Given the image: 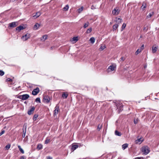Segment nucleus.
Listing matches in <instances>:
<instances>
[{
  "instance_id": "obj_25",
  "label": "nucleus",
  "mask_w": 159,
  "mask_h": 159,
  "mask_svg": "<svg viewBox=\"0 0 159 159\" xmlns=\"http://www.w3.org/2000/svg\"><path fill=\"white\" fill-rule=\"evenodd\" d=\"M18 147L20 151L23 154L24 153V152L23 150L21 148L20 145H18Z\"/></svg>"
},
{
  "instance_id": "obj_32",
  "label": "nucleus",
  "mask_w": 159,
  "mask_h": 159,
  "mask_svg": "<svg viewBox=\"0 0 159 159\" xmlns=\"http://www.w3.org/2000/svg\"><path fill=\"white\" fill-rule=\"evenodd\" d=\"M69 8V5H66L63 8L64 11H67Z\"/></svg>"
},
{
  "instance_id": "obj_42",
  "label": "nucleus",
  "mask_w": 159,
  "mask_h": 159,
  "mask_svg": "<svg viewBox=\"0 0 159 159\" xmlns=\"http://www.w3.org/2000/svg\"><path fill=\"white\" fill-rule=\"evenodd\" d=\"M23 134L22 135V137L23 138H24V137H25V135L26 130H25L24 131L23 129Z\"/></svg>"
},
{
  "instance_id": "obj_53",
  "label": "nucleus",
  "mask_w": 159,
  "mask_h": 159,
  "mask_svg": "<svg viewBox=\"0 0 159 159\" xmlns=\"http://www.w3.org/2000/svg\"><path fill=\"white\" fill-rule=\"evenodd\" d=\"M136 159H141V158L140 157H137Z\"/></svg>"
},
{
  "instance_id": "obj_37",
  "label": "nucleus",
  "mask_w": 159,
  "mask_h": 159,
  "mask_svg": "<svg viewBox=\"0 0 159 159\" xmlns=\"http://www.w3.org/2000/svg\"><path fill=\"white\" fill-rule=\"evenodd\" d=\"M126 26V24L125 23H123L122 24V27H121V30H123L125 28Z\"/></svg>"
},
{
  "instance_id": "obj_11",
  "label": "nucleus",
  "mask_w": 159,
  "mask_h": 159,
  "mask_svg": "<svg viewBox=\"0 0 159 159\" xmlns=\"http://www.w3.org/2000/svg\"><path fill=\"white\" fill-rule=\"evenodd\" d=\"M24 27L23 26L20 25L18 27H17L16 28V30L18 32H20L21 30H22L24 29Z\"/></svg>"
},
{
  "instance_id": "obj_33",
  "label": "nucleus",
  "mask_w": 159,
  "mask_h": 159,
  "mask_svg": "<svg viewBox=\"0 0 159 159\" xmlns=\"http://www.w3.org/2000/svg\"><path fill=\"white\" fill-rule=\"evenodd\" d=\"M38 114H35V115H34V116H33V119L34 120H36L37 118V117H38Z\"/></svg>"
},
{
  "instance_id": "obj_49",
  "label": "nucleus",
  "mask_w": 159,
  "mask_h": 159,
  "mask_svg": "<svg viewBox=\"0 0 159 159\" xmlns=\"http://www.w3.org/2000/svg\"><path fill=\"white\" fill-rule=\"evenodd\" d=\"M20 159H25V157L24 156H21L20 157Z\"/></svg>"
},
{
  "instance_id": "obj_38",
  "label": "nucleus",
  "mask_w": 159,
  "mask_h": 159,
  "mask_svg": "<svg viewBox=\"0 0 159 159\" xmlns=\"http://www.w3.org/2000/svg\"><path fill=\"white\" fill-rule=\"evenodd\" d=\"M10 147L11 145L10 144H8L6 146L5 148L6 150H8L10 148Z\"/></svg>"
},
{
  "instance_id": "obj_41",
  "label": "nucleus",
  "mask_w": 159,
  "mask_h": 159,
  "mask_svg": "<svg viewBox=\"0 0 159 159\" xmlns=\"http://www.w3.org/2000/svg\"><path fill=\"white\" fill-rule=\"evenodd\" d=\"M4 74V72L2 70H0V75L3 76Z\"/></svg>"
},
{
  "instance_id": "obj_5",
  "label": "nucleus",
  "mask_w": 159,
  "mask_h": 159,
  "mask_svg": "<svg viewBox=\"0 0 159 159\" xmlns=\"http://www.w3.org/2000/svg\"><path fill=\"white\" fill-rule=\"evenodd\" d=\"M116 66L113 65H111L109 66L108 69H107V71L108 72L112 71L114 70Z\"/></svg>"
},
{
  "instance_id": "obj_28",
  "label": "nucleus",
  "mask_w": 159,
  "mask_h": 159,
  "mask_svg": "<svg viewBox=\"0 0 159 159\" xmlns=\"http://www.w3.org/2000/svg\"><path fill=\"white\" fill-rule=\"evenodd\" d=\"M157 47H153L152 48V51L153 53H154L156 52L157 51Z\"/></svg>"
},
{
  "instance_id": "obj_46",
  "label": "nucleus",
  "mask_w": 159,
  "mask_h": 159,
  "mask_svg": "<svg viewBox=\"0 0 159 159\" xmlns=\"http://www.w3.org/2000/svg\"><path fill=\"white\" fill-rule=\"evenodd\" d=\"M136 141H138V142H141V143H140L143 141V140H141V138H139V139H138L137 140H136Z\"/></svg>"
},
{
  "instance_id": "obj_17",
  "label": "nucleus",
  "mask_w": 159,
  "mask_h": 159,
  "mask_svg": "<svg viewBox=\"0 0 159 159\" xmlns=\"http://www.w3.org/2000/svg\"><path fill=\"white\" fill-rule=\"evenodd\" d=\"M78 39L77 37H74L72 39L71 41L73 43H75L78 41Z\"/></svg>"
},
{
  "instance_id": "obj_47",
  "label": "nucleus",
  "mask_w": 159,
  "mask_h": 159,
  "mask_svg": "<svg viewBox=\"0 0 159 159\" xmlns=\"http://www.w3.org/2000/svg\"><path fill=\"white\" fill-rule=\"evenodd\" d=\"M12 80L11 79H10V78H8L7 79V81H12Z\"/></svg>"
},
{
  "instance_id": "obj_27",
  "label": "nucleus",
  "mask_w": 159,
  "mask_h": 159,
  "mask_svg": "<svg viewBox=\"0 0 159 159\" xmlns=\"http://www.w3.org/2000/svg\"><path fill=\"white\" fill-rule=\"evenodd\" d=\"M116 22L118 23V24L120 23L121 22L122 19L120 18H116Z\"/></svg>"
},
{
  "instance_id": "obj_3",
  "label": "nucleus",
  "mask_w": 159,
  "mask_h": 159,
  "mask_svg": "<svg viewBox=\"0 0 159 159\" xmlns=\"http://www.w3.org/2000/svg\"><path fill=\"white\" fill-rule=\"evenodd\" d=\"M29 97V95L27 94L20 95L18 96V98L22 100H25Z\"/></svg>"
},
{
  "instance_id": "obj_52",
  "label": "nucleus",
  "mask_w": 159,
  "mask_h": 159,
  "mask_svg": "<svg viewBox=\"0 0 159 159\" xmlns=\"http://www.w3.org/2000/svg\"><path fill=\"white\" fill-rule=\"evenodd\" d=\"M147 67V65H145L144 66V68H146Z\"/></svg>"
},
{
  "instance_id": "obj_6",
  "label": "nucleus",
  "mask_w": 159,
  "mask_h": 159,
  "mask_svg": "<svg viewBox=\"0 0 159 159\" xmlns=\"http://www.w3.org/2000/svg\"><path fill=\"white\" fill-rule=\"evenodd\" d=\"M116 107L117 109H119L118 111H119V112L123 110V106L122 104H117L116 105Z\"/></svg>"
},
{
  "instance_id": "obj_8",
  "label": "nucleus",
  "mask_w": 159,
  "mask_h": 159,
  "mask_svg": "<svg viewBox=\"0 0 159 159\" xmlns=\"http://www.w3.org/2000/svg\"><path fill=\"white\" fill-rule=\"evenodd\" d=\"M30 37V34H27L25 35L22 36L21 38L24 41H26Z\"/></svg>"
},
{
  "instance_id": "obj_23",
  "label": "nucleus",
  "mask_w": 159,
  "mask_h": 159,
  "mask_svg": "<svg viewBox=\"0 0 159 159\" xmlns=\"http://www.w3.org/2000/svg\"><path fill=\"white\" fill-rule=\"evenodd\" d=\"M128 147V144L127 143H125L122 146V148L123 150H125Z\"/></svg>"
},
{
  "instance_id": "obj_15",
  "label": "nucleus",
  "mask_w": 159,
  "mask_h": 159,
  "mask_svg": "<svg viewBox=\"0 0 159 159\" xmlns=\"http://www.w3.org/2000/svg\"><path fill=\"white\" fill-rule=\"evenodd\" d=\"M78 147V145H73L71 148V150L72 151H74Z\"/></svg>"
},
{
  "instance_id": "obj_12",
  "label": "nucleus",
  "mask_w": 159,
  "mask_h": 159,
  "mask_svg": "<svg viewBox=\"0 0 159 159\" xmlns=\"http://www.w3.org/2000/svg\"><path fill=\"white\" fill-rule=\"evenodd\" d=\"M17 25L16 24V22H13L9 24V26L11 27H15Z\"/></svg>"
},
{
  "instance_id": "obj_29",
  "label": "nucleus",
  "mask_w": 159,
  "mask_h": 159,
  "mask_svg": "<svg viewBox=\"0 0 159 159\" xmlns=\"http://www.w3.org/2000/svg\"><path fill=\"white\" fill-rule=\"evenodd\" d=\"M83 7H81V8H79L77 10V11L79 13H80L83 10Z\"/></svg>"
},
{
  "instance_id": "obj_24",
  "label": "nucleus",
  "mask_w": 159,
  "mask_h": 159,
  "mask_svg": "<svg viewBox=\"0 0 159 159\" xmlns=\"http://www.w3.org/2000/svg\"><path fill=\"white\" fill-rule=\"evenodd\" d=\"M118 24H115L113 26V30H115L118 27Z\"/></svg>"
},
{
  "instance_id": "obj_51",
  "label": "nucleus",
  "mask_w": 159,
  "mask_h": 159,
  "mask_svg": "<svg viewBox=\"0 0 159 159\" xmlns=\"http://www.w3.org/2000/svg\"><path fill=\"white\" fill-rule=\"evenodd\" d=\"M47 159H52V158L50 157H47Z\"/></svg>"
},
{
  "instance_id": "obj_44",
  "label": "nucleus",
  "mask_w": 159,
  "mask_h": 159,
  "mask_svg": "<svg viewBox=\"0 0 159 159\" xmlns=\"http://www.w3.org/2000/svg\"><path fill=\"white\" fill-rule=\"evenodd\" d=\"M125 57H122L120 58V61H123L125 60Z\"/></svg>"
},
{
  "instance_id": "obj_21",
  "label": "nucleus",
  "mask_w": 159,
  "mask_h": 159,
  "mask_svg": "<svg viewBox=\"0 0 159 159\" xmlns=\"http://www.w3.org/2000/svg\"><path fill=\"white\" fill-rule=\"evenodd\" d=\"M115 134L116 135L119 136H120L121 135V133L117 130L115 131Z\"/></svg>"
},
{
  "instance_id": "obj_20",
  "label": "nucleus",
  "mask_w": 159,
  "mask_h": 159,
  "mask_svg": "<svg viewBox=\"0 0 159 159\" xmlns=\"http://www.w3.org/2000/svg\"><path fill=\"white\" fill-rule=\"evenodd\" d=\"M43 145L41 144H39L37 147V149L38 150H40L43 148Z\"/></svg>"
},
{
  "instance_id": "obj_48",
  "label": "nucleus",
  "mask_w": 159,
  "mask_h": 159,
  "mask_svg": "<svg viewBox=\"0 0 159 159\" xmlns=\"http://www.w3.org/2000/svg\"><path fill=\"white\" fill-rule=\"evenodd\" d=\"M91 9H92V10H93V9H96V8L93 5L91 6Z\"/></svg>"
},
{
  "instance_id": "obj_18",
  "label": "nucleus",
  "mask_w": 159,
  "mask_h": 159,
  "mask_svg": "<svg viewBox=\"0 0 159 159\" xmlns=\"http://www.w3.org/2000/svg\"><path fill=\"white\" fill-rule=\"evenodd\" d=\"M68 96V94L67 93H63L62 95V98H66Z\"/></svg>"
},
{
  "instance_id": "obj_2",
  "label": "nucleus",
  "mask_w": 159,
  "mask_h": 159,
  "mask_svg": "<svg viewBox=\"0 0 159 159\" xmlns=\"http://www.w3.org/2000/svg\"><path fill=\"white\" fill-rule=\"evenodd\" d=\"M120 12V10L119 8L116 7L113 10L112 13L113 15L117 16L119 14Z\"/></svg>"
},
{
  "instance_id": "obj_54",
  "label": "nucleus",
  "mask_w": 159,
  "mask_h": 159,
  "mask_svg": "<svg viewBox=\"0 0 159 159\" xmlns=\"http://www.w3.org/2000/svg\"><path fill=\"white\" fill-rule=\"evenodd\" d=\"M146 29V28L145 27H144L143 28V30H145Z\"/></svg>"
},
{
  "instance_id": "obj_19",
  "label": "nucleus",
  "mask_w": 159,
  "mask_h": 159,
  "mask_svg": "<svg viewBox=\"0 0 159 159\" xmlns=\"http://www.w3.org/2000/svg\"><path fill=\"white\" fill-rule=\"evenodd\" d=\"M147 4L145 2H143L142 4L141 7L142 8L143 10H144L146 7Z\"/></svg>"
},
{
  "instance_id": "obj_1",
  "label": "nucleus",
  "mask_w": 159,
  "mask_h": 159,
  "mask_svg": "<svg viewBox=\"0 0 159 159\" xmlns=\"http://www.w3.org/2000/svg\"><path fill=\"white\" fill-rule=\"evenodd\" d=\"M142 152L145 155H147L150 152L147 146H144L142 149Z\"/></svg>"
},
{
  "instance_id": "obj_45",
  "label": "nucleus",
  "mask_w": 159,
  "mask_h": 159,
  "mask_svg": "<svg viewBox=\"0 0 159 159\" xmlns=\"http://www.w3.org/2000/svg\"><path fill=\"white\" fill-rule=\"evenodd\" d=\"M144 45L143 44L142 45L140 48H139L141 51H142L144 49Z\"/></svg>"
},
{
  "instance_id": "obj_43",
  "label": "nucleus",
  "mask_w": 159,
  "mask_h": 159,
  "mask_svg": "<svg viewBox=\"0 0 159 159\" xmlns=\"http://www.w3.org/2000/svg\"><path fill=\"white\" fill-rule=\"evenodd\" d=\"M5 132L4 130L2 129L1 132L0 133V136L3 134L5 133Z\"/></svg>"
},
{
  "instance_id": "obj_40",
  "label": "nucleus",
  "mask_w": 159,
  "mask_h": 159,
  "mask_svg": "<svg viewBox=\"0 0 159 159\" xmlns=\"http://www.w3.org/2000/svg\"><path fill=\"white\" fill-rule=\"evenodd\" d=\"M106 48V46L104 45L103 46H101L100 48V49L101 50V51H102L105 48Z\"/></svg>"
},
{
  "instance_id": "obj_56",
  "label": "nucleus",
  "mask_w": 159,
  "mask_h": 159,
  "mask_svg": "<svg viewBox=\"0 0 159 159\" xmlns=\"http://www.w3.org/2000/svg\"><path fill=\"white\" fill-rule=\"evenodd\" d=\"M6 128V126H5L4 127V129H5Z\"/></svg>"
},
{
  "instance_id": "obj_36",
  "label": "nucleus",
  "mask_w": 159,
  "mask_h": 159,
  "mask_svg": "<svg viewBox=\"0 0 159 159\" xmlns=\"http://www.w3.org/2000/svg\"><path fill=\"white\" fill-rule=\"evenodd\" d=\"M142 51H141L140 49H137V50L135 52V54L136 55H137L140 52H141Z\"/></svg>"
},
{
  "instance_id": "obj_39",
  "label": "nucleus",
  "mask_w": 159,
  "mask_h": 159,
  "mask_svg": "<svg viewBox=\"0 0 159 159\" xmlns=\"http://www.w3.org/2000/svg\"><path fill=\"white\" fill-rule=\"evenodd\" d=\"M35 101L38 103H40L41 101L40 98H36L35 100Z\"/></svg>"
},
{
  "instance_id": "obj_4",
  "label": "nucleus",
  "mask_w": 159,
  "mask_h": 159,
  "mask_svg": "<svg viewBox=\"0 0 159 159\" xmlns=\"http://www.w3.org/2000/svg\"><path fill=\"white\" fill-rule=\"evenodd\" d=\"M39 89L38 87L34 89L32 91V94L34 95H36L39 92Z\"/></svg>"
},
{
  "instance_id": "obj_55",
  "label": "nucleus",
  "mask_w": 159,
  "mask_h": 159,
  "mask_svg": "<svg viewBox=\"0 0 159 159\" xmlns=\"http://www.w3.org/2000/svg\"><path fill=\"white\" fill-rule=\"evenodd\" d=\"M140 38H142V35H141L140 37Z\"/></svg>"
},
{
  "instance_id": "obj_22",
  "label": "nucleus",
  "mask_w": 159,
  "mask_h": 159,
  "mask_svg": "<svg viewBox=\"0 0 159 159\" xmlns=\"http://www.w3.org/2000/svg\"><path fill=\"white\" fill-rule=\"evenodd\" d=\"M47 35H43L42 38H41V40L43 41H44L47 38Z\"/></svg>"
},
{
  "instance_id": "obj_50",
  "label": "nucleus",
  "mask_w": 159,
  "mask_h": 159,
  "mask_svg": "<svg viewBox=\"0 0 159 159\" xmlns=\"http://www.w3.org/2000/svg\"><path fill=\"white\" fill-rule=\"evenodd\" d=\"M137 123H138L137 120H134V124H137Z\"/></svg>"
},
{
  "instance_id": "obj_30",
  "label": "nucleus",
  "mask_w": 159,
  "mask_h": 159,
  "mask_svg": "<svg viewBox=\"0 0 159 159\" xmlns=\"http://www.w3.org/2000/svg\"><path fill=\"white\" fill-rule=\"evenodd\" d=\"M92 28H90L88 29L86 32V33L87 34L90 33L92 31Z\"/></svg>"
},
{
  "instance_id": "obj_10",
  "label": "nucleus",
  "mask_w": 159,
  "mask_h": 159,
  "mask_svg": "<svg viewBox=\"0 0 159 159\" xmlns=\"http://www.w3.org/2000/svg\"><path fill=\"white\" fill-rule=\"evenodd\" d=\"M35 110V107H32L28 111V114L29 115H31L33 111L34 110Z\"/></svg>"
},
{
  "instance_id": "obj_13",
  "label": "nucleus",
  "mask_w": 159,
  "mask_h": 159,
  "mask_svg": "<svg viewBox=\"0 0 159 159\" xmlns=\"http://www.w3.org/2000/svg\"><path fill=\"white\" fill-rule=\"evenodd\" d=\"M41 14V13L39 11L37 12L33 16V17L34 18H36L39 17Z\"/></svg>"
},
{
  "instance_id": "obj_34",
  "label": "nucleus",
  "mask_w": 159,
  "mask_h": 159,
  "mask_svg": "<svg viewBox=\"0 0 159 159\" xmlns=\"http://www.w3.org/2000/svg\"><path fill=\"white\" fill-rule=\"evenodd\" d=\"M102 127V125L99 124L98 126L97 129L98 131H99Z\"/></svg>"
},
{
  "instance_id": "obj_57",
  "label": "nucleus",
  "mask_w": 159,
  "mask_h": 159,
  "mask_svg": "<svg viewBox=\"0 0 159 159\" xmlns=\"http://www.w3.org/2000/svg\"><path fill=\"white\" fill-rule=\"evenodd\" d=\"M27 137V136L26 137V138Z\"/></svg>"
},
{
  "instance_id": "obj_35",
  "label": "nucleus",
  "mask_w": 159,
  "mask_h": 159,
  "mask_svg": "<svg viewBox=\"0 0 159 159\" xmlns=\"http://www.w3.org/2000/svg\"><path fill=\"white\" fill-rule=\"evenodd\" d=\"M89 25V22H87V23H85L83 26V27L84 28H85L86 27H87Z\"/></svg>"
},
{
  "instance_id": "obj_16",
  "label": "nucleus",
  "mask_w": 159,
  "mask_h": 159,
  "mask_svg": "<svg viewBox=\"0 0 159 159\" xmlns=\"http://www.w3.org/2000/svg\"><path fill=\"white\" fill-rule=\"evenodd\" d=\"M51 141V138L49 137H47L46 138V140L45 141L44 143L47 144L49 143Z\"/></svg>"
},
{
  "instance_id": "obj_31",
  "label": "nucleus",
  "mask_w": 159,
  "mask_h": 159,
  "mask_svg": "<svg viewBox=\"0 0 159 159\" xmlns=\"http://www.w3.org/2000/svg\"><path fill=\"white\" fill-rule=\"evenodd\" d=\"M154 13L153 12H152L151 13H150L147 16V18H150L151 17L152 15H153Z\"/></svg>"
},
{
  "instance_id": "obj_14",
  "label": "nucleus",
  "mask_w": 159,
  "mask_h": 159,
  "mask_svg": "<svg viewBox=\"0 0 159 159\" xmlns=\"http://www.w3.org/2000/svg\"><path fill=\"white\" fill-rule=\"evenodd\" d=\"M40 26V25L38 23L35 24L33 27V29L34 30H37Z\"/></svg>"
},
{
  "instance_id": "obj_9",
  "label": "nucleus",
  "mask_w": 159,
  "mask_h": 159,
  "mask_svg": "<svg viewBox=\"0 0 159 159\" xmlns=\"http://www.w3.org/2000/svg\"><path fill=\"white\" fill-rule=\"evenodd\" d=\"M50 98L48 96H45L43 98V101L46 103H48L50 101Z\"/></svg>"
},
{
  "instance_id": "obj_26",
  "label": "nucleus",
  "mask_w": 159,
  "mask_h": 159,
  "mask_svg": "<svg viewBox=\"0 0 159 159\" xmlns=\"http://www.w3.org/2000/svg\"><path fill=\"white\" fill-rule=\"evenodd\" d=\"M95 40L94 38L93 37L89 39V41L92 43H94Z\"/></svg>"
},
{
  "instance_id": "obj_7",
  "label": "nucleus",
  "mask_w": 159,
  "mask_h": 159,
  "mask_svg": "<svg viewBox=\"0 0 159 159\" xmlns=\"http://www.w3.org/2000/svg\"><path fill=\"white\" fill-rule=\"evenodd\" d=\"M55 109L53 111L54 116H56L58 113V111L59 110V107L57 105L55 107Z\"/></svg>"
}]
</instances>
